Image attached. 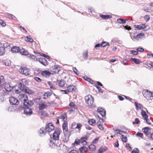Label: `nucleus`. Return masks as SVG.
I'll list each match as a JSON object with an SVG mask.
<instances>
[{
    "label": "nucleus",
    "instance_id": "obj_1",
    "mask_svg": "<svg viewBox=\"0 0 153 153\" xmlns=\"http://www.w3.org/2000/svg\"><path fill=\"white\" fill-rule=\"evenodd\" d=\"M60 131L55 130L53 134L52 137H51L50 140L49 145L51 148H53L54 146H60L61 143L59 142V135Z\"/></svg>",
    "mask_w": 153,
    "mask_h": 153
},
{
    "label": "nucleus",
    "instance_id": "obj_2",
    "mask_svg": "<svg viewBox=\"0 0 153 153\" xmlns=\"http://www.w3.org/2000/svg\"><path fill=\"white\" fill-rule=\"evenodd\" d=\"M54 129V127L52 123H50L46 125V126L41 128L39 130V132L41 136H43L45 135L47 132H49Z\"/></svg>",
    "mask_w": 153,
    "mask_h": 153
},
{
    "label": "nucleus",
    "instance_id": "obj_3",
    "mask_svg": "<svg viewBox=\"0 0 153 153\" xmlns=\"http://www.w3.org/2000/svg\"><path fill=\"white\" fill-rule=\"evenodd\" d=\"M85 102L89 108H93L95 107V104L94 103V98L90 95H88L85 98Z\"/></svg>",
    "mask_w": 153,
    "mask_h": 153
},
{
    "label": "nucleus",
    "instance_id": "obj_4",
    "mask_svg": "<svg viewBox=\"0 0 153 153\" xmlns=\"http://www.w3.org/2000/svg\"><path fill=\"white\" fill-rule=\"evenodd\" d=\"M4 87L7 91H11L12 90H15L16 93H18L19 92V89H16L18 88V86H15L12 87L9 83H6L5 84Z\"/></svg>",
    "mask_w": 153,
    "mask_h": 153
},
{
    "label": "nucleus",
    "instance_id": "obj_5",
    "mask_svg": "<svg viewBox=\"0 0 153 153\" xmlns=\"http://www.w3.org/2000/svg\"><path fill=\"white\" fill-rule=\"evenodd\" d=\"M28 84V82L27 80L25 79H22L19 80L18 83V88H19L21 90L22 89L24 88H25L26 86H25Z\"/></svg>",
    "mask_w": 153,
    "mask_h": 153
},
{
    "label": "nucleus",
    "instance_id": "obj_6",
    "mask_svg": "<svg viewBox=\"0 0 153 153\" xmlns=\"http://www.w3.org/2000/svg\"><path fill=\"white\" fill-rule=\"evenodd\" d=\"M19 72L22 74L26 76L29 75L30 73V70L29 69L25 67H21L19 70Z\"/></svg>",
    "mask_w": 153,
    "mask_h": 153
},
{
    "label": "nucleus",
    "instance_id": "obj_7",
    "mask_svg": "<svg viewBox=\"0 0 153 153\" xmlns=\"http://www.w3.org/2000/svg\"><path fill=\"white\" fill-rule=\"evenodd\" d=\"M9 101L10 104L12 105H17L19 104V100L17 98L13 97H10Z\"/></svg>",
    "mask_w": 153,
    "mask_h": 153
},
{
    "label": "nucleus",
    "instance_id": "obj_8",
    "mask_svg": "<svg viewBox=\"0 0 153 153\" xmlns=\"http://www.w3.org/2000/svg\"><path fill=\"white\" fill-rule=\"evenodd\" d=\"M24 106L25 107H23V108H25L26 107H27L29 106H31L33 104V103L32 101H29L27 98L26 99H24Z\"/></svg>",
    "mask_w": 153,
    "mask_h": 153
},
{
    "label": "nucleus",
    "instance_id": "obj_9",
    "mask_svg": "<svg viewBox=\"0 0 153 153\" xmlns=\"http://www.w3.org/2000/svg\"><path fill=\"white\" fill-rule=\"evenodd\" d=\"M24 113L26 115H30L33 113L32 110L29 107L24 108Z\"/></svg>",
    "mask_w": 153,
    "mask_h": 153
},
{
    "label": "nucleus",
    "instance_id": "obj_10",
    "mask_svg": "<svg viewBox=\"0 0 153 153\" xmlns=\"http://www.w3.org/2000/svg\"><path fill=\"white\" fill-rule=\"evenodd\" d=\"M97 111L102 117H104L106 114V111L105 109L101 107H98L97 109Z\"/></svg>",
    "mask_w": 153,
    "mask_h": 153
},
{
    "label": "nucleus",
    "instance_id": "obj_11",
    "mask_svg": "<svg viewBox=\"0 0 153 153\" xmlns=\"http://www.w3.org/2000/svg\"><path fill=\"white\" fill-rule=\"evenodd\" d=\"M144 35L143 33H139L137 34H135L134 35V37L136 40H139L143 38Z\"/></svg>",
    "mask_w": 153,
    "mask_h": 153
},
{
    "label": "nucleus",
    "instance_id": "obj_12",
    "mask_svg": "<svg viewBox=\"0 0 153 153\" xmlns=\"http://www.w3.org/2000/svg\"><path fill=\"white\" fill-rule=\"evenodd\" d=\"M41 74L42 76L46 77H49L51 74V72L47 70L42 71Z\"/></svg>",
    "mask_w": 153,
    "mask_h": 153
},
{
    "label": "nucleus",
    "instance_id": "obj_13",
    "mask_svg": "<svg viewBox=\"0 0 153 153\" xmlns=\"http://www.w3.org/2000/svg\"><path fill=\"white\" fill-rule=\"evenodd\" d=\"M135 30H138L142 29H145L146 27V26L144 24L134 25Z\"/></svg>",
    "mask_w": 153,
    "mask_h": 153
},
{
    "label": "nucleus",
    "instance_id": "obj_14",
    "mask_svg": "<svg viewBox=\"0 0 153 153\" xmlns=\"http://www.w3.org/2000/svg\"><path fill=\"white\" fill-rule=\"evenodd\" d=\"M87 139V137L86 136L84 137H82L79 140L80 144H82L83 145H86L87 143L86 140Z\"/></svg>",
    "mask_w": 153,
    "mask_h": 153
},
{
    "label": "nucleus",
    "instance_id": "obj_15",
    "mask_svg": "<svg viewBox=\"0 0 153 153\" xmlns=\"http://www.w3.org/2000/svg\"><path fill=\"white\" fill-rule=\"evenodd\" d=\"M21 90L23 92L29 94H31L33 93V91L30 90L27 87H25V88H24Z\"/></svg>",
    "mask_w": 153,
    "mask_h": 153
},
{
    "label": "nucleus",
    "instance_id": "obj_16",
    "mask_svg": "<svg viewBox=\"0 0 153 153\" xmlns=\"http://www.w3.org/2000/svg\"><path fill=\"white\" fill-rule=\"evenodd\" d=\"M20 51L19 47L16 46L12 47L11 49V51L13 53H17L19 52Z\"/></svg>",
    "mask_w": 153,
    "mask_h": 153
},
{
    "label": "nucleus",
    "instance_id": "obj_17",
    "mask_svg": "<svg viewBox=\"0 0 153 153\" xmlns=\"http://www.w3.org/2000/svg\"><path fill=\"white\" fill-rule=\"evenodd\" d=\"M38 61L41 64L45 66L48 65V62L45 59L43 58H39Z\"/></svg>",
    "mask_w": 153,
    "mask_h": 153
},
{
    "label": "nucleus",
    "instance_id": "obj_18",
    "mask_svg": "<svg viewBox=\"0 0 153 153\" xmlns=\"http://www.w3.org/2000/svg\"><path fill=\"white\" fill-rule=\"evenodd\" d=\"M143 132L147 135H148L150 132V128L149 127H145L142 129Z\"/></svg>",
    "mask_w": 153,
    "mask_h": 153
},
{
    "label": "nucleus",
    "instance_id": "obj_19",
    "mask_svg": "<svg viewBox=\"0 0 153 153\" xmlns=\"http://www.w3.org/2000/svg\"><path fill=\"white\" fill-rule=\"evenodd\" d=\"M62 128L64 133H66L68 131V125L67 122H64L63 124Z\"/></svg>",
    "mask_w": 153,
    "mask_h": 153
},
{
    "label": "nucleus",
    "instance_id": "obj_20",
    "mask_svg": "<svg viewBox=\"0 0 153 153\" xmlns=\"http://www.w3.org/2000/svg\"><path fill=\"white\" fill-rule=\"evenodd\" d=\"M60 70V68L59 65H56L52 69V71L55 73H58Z\"/></svg>",
    "mask_w": 153,
    "mask_h": 153
},
{
    "label": "nucleus",
    "instance_id": "obj_21",
    "mask_svg": "<svg viewBox=\"0 0 153 153\" xmlns=\"http://www.w3.org/2000/svg\"><path fill=\"white\" fill-rule=\"evenodd\" d=\"M18 97L19 99L21 100V101H24V99H26L27 98V95L24 94H20Z\"/></svg>",
    "mask_w": 153,
    "mask_h": 153
},
{
    "label": "nucleus",
    "instance_id": "obj_22",
    "mask_svg": "<svg viewBox=\"0 0 153 153\" xmlns=\"http://www.w3.org/2000/svg\"><path fill=\"white\" fill-rule=\"evenodd\" d=\"M57 83L59 86L63 87L65 84V82L64 80H57Z\"/></svg>",
    "mask_w": 153,
    "mask_h": 153
},
{
    "label": "nucleus",
    "instance_id": "obj_23",
    "mask_svg": "<svg viewBox=\"0 0 153 153\" xmlns=\"http://www.w3.org/2000/svg\"><path fill=\"white\" fill-rule=\"evenodd\" d=\"M79 150L80 153H86L88 150V149L87 147L83 146L79 148Z\"/></svg>",
    "mask_w": 153,
    "mask_h": 153
},
{
    "label": "nucleus",
    "instance_id": "obj_24",
    "mask_svg": "<svg viewBox=\"0 0 153 153\" xmlns=\"http://www.w3.org/2000/svg\"><path fill=\"white\" fill-rule=\"evenodd\" d=\"M100 16L102 19L105 20L112 18V16L111 15H103L102 14H100Z\"/></svg>",
    "mask_w": 153,
    "mask_h": 153
},
{
    "label": "nucleus",
    "instance_id": "obj_25",
    "mask_svg": "<svg viewBox=\"0 0 153 153\" xmlns=\"http://www.w3.org/2000/svg\"><path fill=\"white\" fill-rule=\"evenodd\" d=\"M107 150V149L106 147H101L98 149L97 153H103Z\"/></svg>",
    "mask_w": 153,
    "mask_h": 153
},
{
    "label": "nucleus",
    "instance_id": "obj_26",
    "mask_svg": "<svg viewBox=\"0 0 153 153\" xmlns=\"http://www.w3.org/2000/svg\"><path fill=\"white\" fill-rule=\"evenodd\" d=\"M59 119H61L62 120L65 122H66L67 120V116L65 114L61 115L60 117H59Z\"/></svg>",
    "mask_w": 153,
    "mask_h": 153
},
{
    "label": "nucleus",
    "instance_id": "obj_27",
    "mask_svg": "<svg viewBox=\"0 0 153 153\" xmlns=\"http://www.w3.org/2000/svg\"><path fill=\"white\" fill-rule=\"evenodd\" d=\"M134 103L135 105L136 109L137 110L143 109L142 106L140 104L138 103L137 102H135Z\"/></svg>",
    "mask_w": 153,
    "mask_h": 153
},
{
    "label": "nucleus",
    "instance_id": "obj_28",
    "mask_svg": "<svg viewBox=\"0 0 153 153\" xmlns=\"http://www.w3.org/2000/svg\"><path fill=\"white\" fill-rule=\"evenodd\" d=\"M75 88V86L73 85H70L67 87V90L70 92H71L74 91Z\"/></svg>",
    "mask_w": 153,
    "mask_h": 153
},
{
    "label": "nucleus",
    "instance_id": "obj_29",
    "mask_svg": "<svg viewBox=\"0 0 153 153\" xmlns=\"http://www.w3.org/2000/svg\"><path fill=\"white\" fill-rule=\"evenodd\" d=\"M130 60L137 64H139L141 62V61L139 59L135 58H131L130 59Z\"/></svg>",
    "mask_w": 153,
    "mask_h": 153
},
{
    "label": "nucleus",
    "instance_id": "obj_30",
    "mask_svg": "<svg viewBox=\"0 0 153 153\" xmlns=\"http://www.w3.org/2000/svg\"><path fill=\"white\" fill-rule=\"evenodd\" d=\"M19 52L23 55L27 56L28 55V52L25 51L24 49H20Z\"/></svg>",
    "mask_w": 153,
    "mask_h": 153
},
{
    "label": "nucleus",
    "instance_id": "obj_31",
    "mask_svg": "<svg viewBox=\"0 0 153 153\" xmlns=\"http://www.w3.org/2000/svg\"><path fill=\"white\" fill-rule=\"evenodd\" d=\"M47 107V105L44 103L40 104L39 105V109L42 110L46 108Z\"/></svg>",
    "mask_w": 153,
    "mask_h": 153
},
{
    "label": "nucleus",
    "instance_id": "obj_32",
    "mask_svg": "<svg viewBox=\"0 0 153 153\" xmlns=\"http://www.w3.org/2000/svg\"><path fill=\"white\" fill-rule=\"evenodd\" d=\"M89 149L91 151H94L96 149V147L94 144H91L89 146Z\"/></svg>",
    "mask_w": 153,
    "mask_h": 153
},
{
    "label": "nucleus",
    "instance_id": "obj_33",
    "mask_svg": "<svg viewBox=\"0 0 153 153\" xmlns=\"http://www.w3.org/2000/svg\"><path fill=\"white\" fill-rule=\"evenodd\" d=\"M83 57L85 59H86L88 58V51L86 50L83 53Z\"/></svg>",
    "mask_w": 153,
    "mask_h": 153
},
{
    "label": "nucleus",
    "instance_id": "obj_34",
    "mask_svg": "<svg viewBox=\"0 0 153 153\" xmlns=\"http://www.w3.org/2000/svg\"><path fill=\"white\" fill-rule=\"evenodd\" d=\"M141 115L144 119H146V118H148V116L147 114L146 111L144 110H142L141 111Z\"/></svg>",
    "mask_w": 153,
    "mask_h": 153
},
{
    "label": "nucleus",
    "instance_id": "obj_35",
    "mask_svg": "<svg viewBox=\"0 0 153 153\" xmlns=\"http://www.w3.org/2000/svg\"><path fill=\"white\" fill-rule=\"evenodd\" d=\"M29 57L30 59L33 61H35L38 60L37 59L36 57V56L30 54L29 56Z\"/></svg>",
    "mask_w": 153,
    "mask_h": 153
},
{
    "label": "nucleus",
    "instance_id": "obj_36",
    "mask_svg": "<svg viewBox=\"0 0 153 153\" xmlns=\"http://www.w3.org/2000/svg\"><path fill=\"white\" fill-rule=\"evenodd\" d=\"M114 130L115 131H117L116 133L117 134H120L122 135L123 134H127V133L125 131H123L120 130H114Z\"/></svg>",
    "mask_w": 153,
    "mask_h": 153
},
{
    "label": "nucleus",
    "instance_id": "obj_37",
    "mask_svg": "<svg viewBox=\"0 0 153 153\" xmlns=\"http://www.w3.org/2000/svg\"><path fill=\"white\" fill-rule=\"evenodd\" d=\"M117 21L118 23L120 24H124L126 23V20L121 18L117 19Z\"/></svg>",
    "mask_w": 153,
    "mask_h": 153
},
{
    "label": "nucleus",
    "instance_id": "obj_38",
    "mask_svg": "<svg viewBox=\"0 0 153 153\" xmlns=\"http://www.w3.org/2000/svg\"><path fill=\"white\" fill-rule=\"evenodd\" d=\"M25 40L27 42H29L30 43L32 42L33 40L32 39L28 36L26 37L25 38Z\"/></svg>",
    "mask_w": 153,
    "mask_h": 153
},
{
    "label": "nucleus",
    "instance_id": "obj_39",
    "mask_svg": "<svg viewBox=\"0 0 153 153\" xmlns=\"http://www.w3.org/2000/svg\"><path fill=\"white\" fill-rule=\"evenodd\" d=\"M47 83L50 86V88L51 89H53V90H55L56 89V87L53 86L52 83L50 81H48L47 82Z\"/></svg>",
    "mask_w": 153,
    "mask_h": 153
},
{
    "label": "nucleus",
    "instance_id": "obj_40",
    "mask_svg": "<svg viewBox=\"0 0 153 153\" xmlns=\"http://www.w3.org/2000/svg\"><path fill=\"white\" fill-rule=\"evenodd\" d=\"M4 62L6 65L7 66H9L11 64L10 61L9 60H4Z\"/></svg>",
    "mask_w": 153,
    "mask_h": 153
},
{
    "label": "nucleus",
    "instance_id": "obj_41",
    "mask_svg": "<svg viewBox=\"0 0 153 153\" xmlns=\"http://www.w3.org/2000/svg\"><path fill=\"white\" fill-rule=\"evenodd\" d=\"M4 48L3 47H0V56L3 55L4 53Z\"/></svg>",
    "mask_w": 153,
    "mask_h": 153
},
{
    "label": "nucleus",
    "instance_id": "obj_42",
    "mask_svg": "<svg viewBox=\"0 0 153 153\" xmlns=\"http://www.w3.org/2000/svg\"><path fill=\"white\" fill-rule=\"evenodd\" d=\"M121 136L122 137V140L123 142L125 143L127 141V138L126 136L123 134Z\"/></svg>",
    "mask_w": 153,
    "mask_h": 153
},
{
    "label": "nucleus",
    "instance_id": "obj_43",
    "mask_svg": "<svg viewBox=\"0 0 153 153\" xmlns=\"http://www.w3.org/2000/svg\"><path fill=\"white\" fill-rule=\"evenodd\" d=\"M109 45V44L108 43H107L105 42H102L101 44V46L102 47H105L106 46Z\"/></svg>",
    "mask_w": 153,
    "mask_h": 153
},
{
    "label": "nucleus",
    "instance_id": "obj_44",
    "mask_svg": "<svg viewBox=\"0 0 153 153\" xmlns=\"http://www.w3.org/2000/svg\"><path fill=\"white\" fill-rule=\"evenodd\" d=\"M73 70L74 72L77 75H79V72L77 70L76 67H73Z\"/></svg>",
    "mask_w": 153,
    "mask_h": 153
},
{
    "label": "nucleus",
    "instance_id": "obj_45",
    "mask_svg": "<svg viewBox=\"0 0 153 153\" xmlns=\"http://www.w3.org/2000/svg\"><path fill=\"white\" fill-rule=\"evenodd\" d=\"M140 123V121L138 118H136L135 119L134 121L132 122L133 124H138Z\"/></svg>",
    "mask_w": 153,
    "mask_h": 153
},
{
    "label": "nucleus",
    "instance_id": "obj_46",
    "mask_svg": "<svg viewBox=\"0 0 153 153\" xmlns=\"http://www.w3.org/2000/svg\"><path fill=\"white\" fill-rule=\"evenodd\" d=\"M0 25L2 27H4L6 26V24L3 20L0 19Z\"/></svg>",
    "mask_w": 153,
    "mask_h": 153
},
{
    "label": "nucleus",
    "instance_id": "obj_47",
    "mask_svg": "<svg viewBox=\"0 0 153 153\" xmlns=\"http://www.w3.org/2000/svg\"><path fill=\"white\" fill-rule=\"evenodd\" d=\"M95 120L93 119H91V120H89L88 121V123L89 124L91 125H92V124L95 123Z\"/></svg>",
    "mask_w": 153,
    "mask_h": 153
},
{
    "label": "nucleus",
    "instance_id": "obj_48",
    "mask_svg": "<svg viewBox=\"0 0 153 153\" xmlns=\"http://www.w3.org/2000/svg\"><path fill=\"white\" fill-rule=\"evenodd\" d=\"M82 126V125L80 123H78L77 124V126L75 127V128H77L79 130H80Z\"/></svg>",
    "mask_w": 153,
    "mask_h": 153
},
{
    "label": "nucleus",
    "instance_id": "obj_49",
    "mask_svg": "<svg viewBox=\"0 0 153 153\" xmlns=\"http://www.w3.org/2000/svg\"><path fill=\"white\" fill-rule=\"evenodd\" d=\"M39 54L40 55V56H43V57H45V58L48 59H49L50 57L48 56V55H47L45 54H44L43 53H39Z\"/></svg>",
    "mask_w": 153,
    "mask_h": 153
},
{
    "label": "nucleus",
    "instance_id": "obj_50",
    "mask_svg": "<svg viewBox=\"0 0 153 153\" xmlns=\"http://www.w3.org/2000/svg\"><path fill=\"white\" fill-rule=\"evenodd\" d=\"M139 150L137 148H135L131 152V153H139Z\"/></svg>",
    "mask_w": 153,
    "mask_h": 153
},
{
    "label": "nucleus",
    "instance_id": "obj_51",
    "mask_svg": "<svg viewBox=\"0 0 153 153\" xmlns=\"http://www.w3.org/2000/svg\"><path fill=\"white\" fill-rule=\"evenodd\" d=\"M34 79L37 82H40L42 81V79L39 78L37 77H35Z\"/></svg>",
    "mask_w": 153,
    "mask_h": 153
},
{
    "label": "nucleus",
    "instance_id": "obj_52",
    "mask_svg": "<svg viewBox=\"0 0 153 153\" xmlns=\"http://www.w3.org/2000/svg\"><path fill=\"white\" fill-rule=\"evenodd\" d=\"M97 88L98 89L99 91V92L100 93H102L103 92V91L101 89V88L100 87H99L98 86L96 85V86Z\"/></svg>",
    "mask_w": 153,
    "mask_h": 153
},
{
    "label": "nucleus",
    "instance_id": "obj_53",
    "mask_svg": "<svg viewBox=\"0 0 153 153\" xmlns=\"http://www.w3.org/2000/svg\"><path fill=\"white\" fill-rule=\"evenodd\" d=\"M145 120H146V123L149 124H150L151 123V122L152 121V120H149L148 119H147L146 118V119H144Z\"/></svg>",
    "mask_w": 153,
    "mask_h": 153
},
{
    "label": "nucleus",
    "instance_id": "obj_54",
    "mask_svg": "<svg viewBox=\"0 0 153 153\" xmlns=\"http://www.w3.org/2000/svg\"><path fill=\"white\" fill-rule=\"evenodd\" d=\"M136 135L137 137H140L142 138L143 137V134L141 133L138 132L136 134Z\"/></svg>",
    "mask_w": 153,
    "mask_h": 153
},
{
    "label": "nucleus",
    "instance_id": "obj_55",
    "mask_svg": "<svg viewBox=\"0 0 153 153\" xmlns=\"http://www.w3.org/2000/svg\"><path fill=\"white\" fill-rule=\"evenodd\" d=\"M79 139H76L74 143V144H76L77 145L80 144Z\"/></svg>",
    "mask_w": 153,
    "mask_h": 153
},
{
    "label": "nucleus",
    "instance_id": "obj_56",
    "mask_svg": "<svg viewBox=\"0 0 153 153\" xmlns=\"http://www.w3.org/2000/svg\"><path fill=\"white\" fill-rule=\"evenodd\" d=\"M119 144L118 143V141L117 140V141L114 144V146L115 147H119Z\"/></svg>",
    "mask_w": 153,
    "mask_h": 153
},
{
    "label": "nucleus",
    "instance_id": "obj_57",
    "mask_svg": "<svg viewBox=\"0 0 153 153\" xmlns=\"http://www.w3.org/2000/svg\"><path fill=\"white\" fill-rule=\"evenodd\" d=\"M46 93L47 94L48 98L49 97L51 96L52 94V92L51 91H48L46 92Z\"/></svg>",
    "mask_w": 153,
    "mask_h": 153
},
{
    "label": "nucleus",
    "instance_id": "obj_58",
    "mask_svg": "<svg viewBox=\"0 0 153 153\" xmlns=\"http://www.w3.org/2000/svg\"><path fill=\"white\" fill-rule=\"evenodd\" d=\"M46 93L47 94L48 98L49 97L51 96L52 94V92L51 91H48L46 92Z\"/></svg>",
    "mask_w": 153,
    "mask_h": 153
},
{
    "label": "nucleus",
    "instance_id": "obj_59",
    "mask_svg": "<svg viewBox=\"0 0 153 153\" xmlns=\"http://www.w3.org/2000/svg\"><path fill=\"white\" fill-rule=\"evenodd\" d=\"M14 109V108L12 106H10L8 108V111L9 112L12 111Z\"/></svg>",
    "mask_w": 153,
    "mask_h": 153
},
{
    "label": "nucleus",
    "instance_id": "obj_60",
    "mask_svg": "<svg viewBox=\"0 0 153 153\" xmlns=\"http://www.w3.org/2000/svg\"><path fill=\"white\" fill-rule=\"evenodd\" d=\"M131 53L133 55H136L138 54V52L136 51L132 50L131 51Z\"/></svg>",
    "mask_w": 153,
    "mask_h": 153
},
{
    "label": "nucleus",
    "instance_id": "obj_61",
    "mask_svg": "<svg viewBox=\"0 0 153 153\" xmlns=\"http://www.w3.org/2000/svg\"><path fill=\"white\" fill-rule=\"evenodd\" d=\"M98 128L101 130H103L104 129V128L102 125L99 124L97 125Z\"/></svg>",
    "mask_w": 153,
    "mask_h": 153
},
{
    "label": "nucleus",
    "instance_id": "obj_62",
    "mask_svg": "<svg viewBox=\"0 0 153 153\" xmlns=\"http://www.w3.org/2000/svg\"><path fill=\"white\" fill-rule=\"evenodd\" d=\"M144 19L146 21H148L150 19V17L149 16L146 15H145L144 17Z\"/></svg>",
    "mask_w": 153,
    "mask_h": 153
},
{
    "label": "nucleus",
    "instance_id": "obj_63",
    "mask_svg": "<svg viewBox=\"0 0 153 153\" xmlns=\"http://www.w3.org/2000/svg\"><path fill=\"white\" fill-rule=\"evenodd\" d=\"M137 50L139 52H142L144 51V49L143 48H137Z\"/></svg>",
    "mask_w": 153,
    "mask_h": 153
},
{
    "label": "nucleus",
    "instance_id": "obj_64",
    "mask_svg": "<svg viewBox=\"0 0 153 153\" xmlns=\"http://www.w3.org/2000/svg\"><path fill=\"white\" fill-rule=\"evenodd\" d=\"M147 95L149 94L150 97H153V92H147Z\"/></svg>",
    "mask_w": 153,
    "mask_h": 153
}]
</instances>
